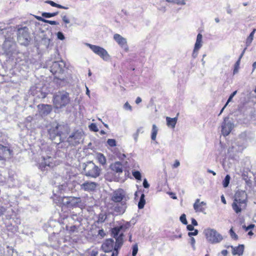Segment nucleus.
<instances>
[{
	"mask_svg": "<svg viewBox=\"0 0 256 256\" xmlns=\"http://www.w3.org/2000/svg\"><path fill=\"white\" fill-rule=\"evenodd\" d=\"M58 12H52V13L45 12H43L42 14V16L44 18H50L53 17V16H56L58 15Z\"/></svg>",
	"mask_w": 256,
	"mask_h": 256,
	"instance_id": "2f4dec72",
	"label": "nucleus"
},
{
	"mask_svg": "<svg viewBox=\"0 0 256 256\" xmlns=\"http://www.w3.org/2000/svg\"><path fill=\"white\" fill-rule=\"evenodd\" d=\"M46 23L49 24L51 25H58V22L54 20H46Z\"/></svg>",
	"mask_w": 256,
	"mask_h": 256,
	"instance_id": "09e8293b",
	"label": "nucleus"
},
{
	"mask_svg": "<svg viewBox=\"0 0 256 256\" xmlns=\"http://www.w3.org/2000/svg\"><path fill=\"white\" fill-rule=\"evenodd\" d=\"M83 133L82 132L76 130L69 136L68 142L70 145L76 146L80 142Z\"/></svg>",
	"mask_w": 256,
	"mask_h": 256,
	"instance_id": "f8f14e48",
	"label": "nucleus"
},
{
	"mask_svg": "<svg viewBox=\"0 0 256 256\" xmlns=\"http://www.w3.org/2000/svg\"><path fill=\"white\" fill-rule=\"evenodd\" d=\"M89 128L91 130L95 132L98 131V128L96 125L94 123L91 124L89 126Z\"/></svg>",
	"mask_w": 256,
	"mask_h": 256,
	"instance_id": "58836bf2",
	"label": "nucleus"
},
{
	"mask_svg": "<svg viewBox=\"0 0 256 256\" xmlns=\"http://www.w3.org/2000/svg\"><path fill=\"white\" fill-rule=\"evenodd\" d=\"M96 54L99 56L104 60L108 61L109 60L110 56L108 52L103 48L92 45L90 44H86Z\"/></svg>",
	"mask_w": 256,
	"mask_h": 256,
	"instance_id": "9d476101",
	"label": "nucleus"
},
{
	"mask_svg": "<svg viewBox=\"0 0 256 256\" xmlns=\"http://www.w3.org/2000/svg\"><path fill=\"white\" fill-rule=\"evenodd\" d=\"M38 164L39 168L42 171L47 170L54 166L52 162L50 161H41V162L38 163Z\"/></svg>",
	"mask_w": 256,
	"mask_h": 256,
	"instance_id": "393cba45",
	"label": "nucleus"
},
{
	"mask_svg": "<svg viewBox=\"0 0 256 256\" xmlns=\"http://www.w3.org/2000/svg\"><path fill=\"white\" fill-rule=\"evenodd\" d=\"M186 228L190 231H192L194 230V226H192V224L188 225Z\"/></svg>",
	"mask_w": 256,
	"mask_h": 256,
	"instance_id": "5fc2aeb1",
	"label": "nucleus"
},
{
	"mask_svg": "<svg viewBox=\"0 0 256 256\" xmlns=\"http://www.w3.org/2000/svg\"><path fill=\"white\" fill-rule=\"evenodd\" d=\"M124 108L126 110H132V107L128 102H126L124 105Z\"/></svg>",
	"mask_w": 256,
	"mask_h": 256,
	"instance_id": "49530a36",
	"label": "nucleus"
},
{
	"mask_svg": "<svg viewBox=\"0 0 256 256\" xmlns=\"http://www.w3.org/2000/svg\"><path fill=\"white\" fill-rule=\"evenodd\" d=\"M254 224H250L248 225V226H244V228H245V230L246 231H248V230L254 228Z\"/></svg>",
	"mask_w": 256,
	"mask_h": 256,
	"instance_id": "864d4df0",
	"label": "nucleus"
},
{
	"mask_svg": "<svg viewBox=\"0 0 256 256\" xmlns=\"http://www.w3.org/2000/svg\"><path fill=\"white\" fill-rule=\"evenodd\" d=\"M202 36L200 34H198L196 36V42L194 44V48L192 54V56L195 58L198 55V52L202 46Z\"/></svg>",
	"mask_w": 256,
	"mask_h": 256,
	"instance_id": "2eb2a0df",
	"label": "nucleus"
},
{
	"mask_svg": "<svg viewBox=\"0 0 256 256\" xmlns=\"http://www.w3.org/2000/svg\"><path fill=\"white\" fill-rule=\"evenodd\" d=\"M70 102L69 94L64 91H59L53 96L54 108L57 109L65 107Z\"/></svg>",
	"mask_w": 256,
	"mask_h": 256,
	"instance_id": "f257e3e1",
	"label": "nucleus"
},
{
	"mask_svg": "<svg viewBox=\"0 0 256 256\" xmlns=\"http://www.w3.org/2000/svg\"><path fill=\"white\" fill-rule=\"evenodd\" d=\"M64 67L65 63L64 61L54 62L50 66V71L53 74L56 75V78L62 80L64 78H61L58 75L62 74Z\"/></svg>",
	"mask_w": 256,
	"mask_h": 256,
	"instance_id": "20e7f679",
	"label": "nucleus"
},
{
	"mask_svg": "<svg viewBox=\"0 0 256 256\" xmlns=\"http://www.w3.org/2000/svg\"><path fill=\"white\" fill-rule=\"evenodd\" d=\"M60 126H57L56 127L52 128L48 130V134L50 138L52 140H54L56 138H58L59 140V142H60V136L61 133L59 130V128Z\"/></svg>",
	"mask_w": 256,
	"mask_h": 256,
	"instance_id": "f3484780",
	"label": "nucleus"
},
{
	"mask_svg": "<svg viewBox=\"0 0 256 256\" xmlns=\"http://www.w3.org/2000/svg\"><path fill=\"white\" fill-rule=\"evenodd\" d=\"M107 144L111 147H113L116 146V141L114 139H108L107 140Z\"/></svg>",
	"mask_w": 256,
	"mask_h": 256,
	"instance_id": "4c0bfd02",
	"label": "nucleus"
},
{
	"mask_svg": "<svg viewBox=\"0 0 256 256\" xmlns=\"http://www.w3.org/2000/svg\"><path fill=\"white\" fill-rule=\"evenodd\" d=\"M237 93V91L236 90H235L234 92L230 96L229 98H228V100L226 102V104H225V106H226L230 102L232 99V98H234V96Z\"/></svg>",
	"mask_w": 256,
	"mask_h": 256,
	"instance_id": "a19ab883",
	"label": "nucleus"
},
{
	"mask_svg": "<svg viewBox=\"0 0 256 256\" xmlns=\"http://www.w3.org/2000/svg\"><path fill=\"white\" fill-rule=\"evenodd\" d=\"M124 190L118 189L113 192L112 200L116 202H122L126 198Z\"/></svg>",
	"mask_w": 256,
	"mask_h": 256,
	"instance_id": "dca6fc26",
	"label": "nucleus"
},
{
	"mask_svg": "<svg viewBox=\"0 0 256 256\" xmlns=\"http://www.w3.org/2000/svg\"><path fill=\"white\" fill-rule=\"evenodd\" d=\"M246 144L244 140H240L232 144V146L229 148L228 152L230 155H236L246 148Z\"/></svg>",
	"mask_w": 256,
	"mask_h": 256,
	"instance_id": "1a4fd4ad",
	"label": "nucleus"
},
{
	"mask_svg": "<svg viewBox=\"0 0 256 256\" xmlns=\"http://www.w3.org/2000/svg\"><path fill=\"white\" fill-rule=\"evenodd\" d=\"M122 227H116L113 228L112 232L114 238H116V243L114 247V251L112 252L111 256H117L118 254V250L121 247L123 244L122 234H119Z\"/></svg>",
	"mask_w": 256,
	"mask_h": 256,
	"instance_id": "f03ea898",
	"label": "nucleus"
},
{
	"mask_svg": "<svg viewBox=\"0 0 256 256\" xmlns=\"http://www.w3.org/2000/svg\"><path fill=\"white\" fill-rule=\"evenodd\" d=\"M179 161H176V162L174 164V168H176L180 166Z\"/></svg>",
	"mask_w": 256,
	"mask_h": 256,
	"instance_id": "338daca9",
	"label": "nucleus"
},
{
	"mask_svg": "<svg viewBox=\"0 0 256 256\" xmlns=\"http://www.w3.org/2000/svg\"><path fill=\"white\" fill-rule=\"evenodd\" d=\"M98 254V251L96 250H93L91 251L90 256H96Z\"/></svg>",
	"mask_w": 256,
	"mask_h": 256,
	"instance_id": "603ef678",
	"label": "nucleus"
},
{
	"mask_svg": "<svg viewBox=\"0 0 256 256\" xmlns=\"http://www.w3.org/2000/svg\"><path fill=\"white\" fill-rule=\"evenodd\" d=\"M30 40L28 28L26 27L21 28L18 30V40L22 45L27 46Z\"/></svg>",
	"mask_w": 256,
	"mask_h": 256,
	"instance_id": "7ed1b4c3",
	"label": "nucleus"
},
{
	"mask_svg": "<svg viewBox=\"0 0 256 256\" xmlns=\"http://www.w3.org/2000/svg\"><path fill=\"white\" fill-rule=\"evenodd\" d=\"M138 207L140 209H142L144 207V194H141L140 200L138 204Z\"/></svg>",
	"mask_w": 256,
	"mask_h": 256,
	"instance_id": "c9c22d12",
	"label": "nucleus"
},
{
	"mask_svg": "<svg viewBox=\"0 0 256 256\" xmlns=\"http://www.w3.org/2000/svg\"><path fill=\"white\" fill-rule=\"evenodd\" d=\"M178 121V117L171 118L168 116L166 117V125L168 128L174 129Z\"/></svg>",
	"mask_w": 256,
	"mask_h": 256,
	"instance_id": "cd10ccee",
	"label": "nucleus"
},
{
	"mask_svg": "<svg viewBox=\"0 0 256 256\" xmlns=\"http://www.w3.org/2000/svg\"><path fill=\"white\" fill-rule=\"evenodd\" d=\"M97 185L95 182H87L80 185V188L85 191H92L96 189Z\"/></svg>",
	"mask_w": 256,
	"mask_h": 256,
	"instance_id": "4be33fe9",
	"label": "nucleus"
},
{
	"mask_svg": "<svg viewBox=\"0 0 256 256\" xmlns=\"http://www.w3.org/2000/svg\"><path fill=\"white\" fill-rule=\"evenodd\" d=\"M59 200L64 206L68 208L77 207L82 202V200L80 198L72 196H64L60 198Z\"/></svg>",
	"mask_w": 256,
	"mask_h": 256,
	"instance_id": "0eeeda50",
	"label": "nucleus"
},
{
	"mask_svg": "<svg viewBox=\"0 0 256 256\" xmlns=\"http://www.w3.org/2000/svg\"><path fill=\"white\" fill-rule=\"evenodd\" d=\"M36 18H37V20H38L40 21H42V22H46V20L44 19V18H42L40 16H36Z\"/></svg>",
	"mask_w": 256,
	"mask_h": 256,
	"instance_id": "0e129e2a",
	"label": "nucleus"
},
{
	"mask_svg": "<svg viewBox=\"0 0 256 256\" xmlns=\"http://www.w3.org/2000/svg\"><path fill=\"white\" fill-rule=\"evenodd\" d=\"M6 211V208L3 206H0V216L4 214Z\"/></svg>",
	"mask_w": 256,
	"mask_h": 256,
	"instance_id": "4d7b16f0",
	"label": "nucleus"
},
{
	"mask_svg": "<svg viewBox=\"0 0 256 256\" xmlns=\"http://www.w3.org/2000/svg\"><path fill=\"white\" fill-rule=\"evenodd\" d=\"M234 128V124L225 118L222 126V132L224 136H228Z\"/></svg>",
	"mask_w": 256,
	"mask_h": 256,
	"instance_id": "ddd939ff",
	"label": "nucleus"
},
{
	"mask_svg": "<svg viewBox=\"0 0 256 256\" xmlns=\"http://www.w3.org/2000/svg\"><path fill=\"white\" fill-rule=\"evenodd\" d=\"M133 176L136 179V180H140L141 178V175L140 172L138 171H134L132 172Z\"/></svg>",
	"mask_w": 256,
	"mask_h": 256,
	"instance_id": "37998d69",
	"label": "nucleus"
},
{
	"mask_svg": "<svg viewBox=\"0 0 256 256\" xmlns=\"http://www.w3.org/2000/svg\"><path fill=\"white\" fill-rule=\"evenodd\" d=\"M106 218V215L104 213H100L98 214V219L96 221L98 223L104 222Z\"/></svg>",
	"mask_w": 256,
	"mask_h": 256,
	"instance_id": "7c9ffc66",
	"label": "nucleus"
},
{
	"mask_svg": "<svg viewBox=\"0 0 256 256\" xmlns=\"http://www.w3.org/2000/svg\"><path fill=\"white\" fill-rule=\"evenodd\" d=\"M46 96V93L40 92V95H38V96L41 98H45Z\"/></svg>",
	"mask_w": 256,
	"mask_h": 256,
	"instance_id": "bf43d9fd",
	"label": "nucleus"
},
{
	"mask_svg": "<svg viewBox=\"0 0 256 256\" xmlns=\"http://www.w3.org/2000/svg\"><path fill=\"white\" fill-rule=\"evenodd\" d=\"M206 203L204 202H200V200L198 198L194 204V208L196 212H203L206 208Z\"/></svg>",
	"mask_w": 256,
	"mask_h": 256,
	"instance_id": "5701e85b",
	"label": "nucleus"
},
{
	"mask_svg": "<svg viewBox=\"0 0 256 256\" xmlns=\"http://www.w3.org/2000/svg\"><path fill=\"white\" fill-rule=\"evenodd\" d=\"M252 68H253V71H254L256 68V61L253 63Z\"/></svg>",
	"mask_w": 256,
	"mask_h": 256,
	"instance_id": "774afa93",
	"label": "nucleus"
},
{
	"mask_svg": "<svg viewBox=\"0 0 256 256\" xmlns=\"http://www.w3.org/2000/svg\"><path fill=\"white\" fill-rule=\"evenodd\" d=\"M230 234V236L235 240L238 239V235L235 233V232L233 230V228H232L229 231Z\"/></svg>",
	"mask_w": 256,
	"mask_h": 256,
	"instance_id": "e433bc0d",
	"label": "nucleus"
},
{
	"mask_svg": "<svg viewBox=\"0 0 256 256\" xmlns=\"http://www.w3.org/2000/svg\"><path fill=\"white\" fill-rule=\"evenodd\" d=\"M126 206L124 202H122L120 204H118L114 207V210L115 212L120 214H122L126 211Z\"/></svg>",
	"mask_w": 256,
	"mask_h": 256,
	"instance_id": "b1692460",
	"label": "nucleus"
},
{
	"mask_svg": "<svg viewBox=\"0 0 256 256\" xmlns=\"http://www.w3.org/2000/svg\"><path fill=\"white\" fill-rule=\"evenodd\" d=\"M195 242H196V241H195V239L194 238L191 237L190 238V243L192 246H194Z\"/></svg>",
	"mask_w": 256,
	"mask_h": 256,
	"instance_id": "6e6d98bb",
	"label": "nucleus"
},
{
	"mask_svg": "<svg viewBox=\"0 0 256 256\" xmlns=\"http://www.w3.org/2000/svg\"><path fill=\"white\" fill-rule=\"evenodd\" d=\"M13 154V150L10 146L0 144V160L10 159Z\"/></svg>",
	"mask_w": 256,
	"mask_h": 256,
	"instance_id": "9b49d317",
	"label": "nucleus"
},
{
	"mask_svg": "<svg viewBox=\"0 0 256 256\" xmlns=\"http://www.w3.org/2000/svg\"><path fill=\"white\" fill-rule=\"evenodd\" d=\"M198 234V230H194V232H189L188 233V235L190 236H196Z\"/></svg>",
	"mask_w": 256,
	"mask_h": 256,
	"instance_id": "3c124183",
	"label": "nucleus"
},
{
	"mask_svg": "<svg viewBox=\"0 0 256 256\" xmlns=\"http://www.w3.org/2000/svg\"><path fill=\"white\" fill-rule=\"evenodd\" d=\"M221 253L224 256H226L228 254V252L226 250H224L222 251Z\"/></svg>",
	"mask_w": 256,
	"mask_h": 256,
	"instance_id": "680f3d73",
	"label": "nucleus"
},
{
	"mask_svg": "<svg viewBox=\"0 0 256 256\" xmlns=\"http://www.w3.org/2000/svg\"><path fill=\"white\" fill-rule=\"evenodd\" d=\"M158 132V128L156 124H153L152 130L151 139L152 140L154 141L156 144L158 142L156 141V135Z\"/></svg>",
	"mask_w": 256,
	"mask_h": 256,
	"instance_id": "c756f323",
	"label": "nucleus"
},
{
	"mask_svg": "<svg viewBox=\"0 0 256 256\" xmlns=\"http://www.w3.org/2000/svg\"><path fill=\"white\" fill-rule=\"evenodd\" d=\"M246 50V48H245L242 52V53L240 56V58H239V60L236 62V64H235V68L234 70V74H236L237 72H238V66H239V64H240V59L241 58L245 50Z\"/></svg>",
	"mask_w": 256,
	"mask_h": 256,
	"instance_id": "72a5a7b5",
	"label": "nucleus"
},
{
	"mask_svg": "<svg viewBox=\"0 0 256 256\" xmlns=\"http://www.w3.org/2000/svg\"><path fill=\"white\" fill-rule=\"evenodd\" d=\"M234 201L247 203V194L244 190H237L234 196Z\"/></svg>",
	"mask_w": 256,
	"mask_h": 256,
	"instance_id": "a211bd4d",
	"label": "nucleus"
},
{
	"mask_svg": "<svg viewBox=\"0 0 256 256\" xmlns=\"http://www.w3.org/2000/svg\"><path fill=\"white\" fill-rule=\"evenodd\" d=\"M16 44L10 37L6 38L2 44L4 52L8 56H11L16 51Z\"/></svg>",
	"mask_w": 256,
	"mask_h": 256,
	"instance_id": "6e6552de",
	"label": "nucleus"
},
{
	"mask_svg": "<svg viewBox=\"0 0 256 256\" xmlns=\"http://www.w3.org/2000/svg\"><path fill=\"white\" fill-rule=\"evenodd\" d=\"M114 154V158H118L120 160H124L126 158L125 154L120 152H116Z\"/></svg>",
	"mask_w": 256,
	"mask_h": 256,
	"instance_id": "473e14b6",
	"label": "nucleus"
},
{
	"mask_svg": "<svg viewBox=\"0 0 256 256\" xmlns=\"http://www.w3.org/2000/svg\"><path fill=\"white\" fill-rule=\"evenodd\" d=\"M57 38L58 39H59L60 40H64L65 39L64 34H63L62 32H58L57 33Z\"/></svg>",
	"mask_w": 256,
	"mask_h": 256,
	"instance_id": "a18cd8bd",
	"label": "nucleus"
},
{
	"mask_svg": "<svg viewBox=\"0 0 256 256\" xmlns=\"http://www.w3.org/2000/svg\"><path fill=\"white\" fill-rule=\"evenodd\" d=\"M204 234L207 240L212 244L220 242L222 240V236L213 229L207 228Z\"/></svg>",
	"mask_w": 256,
	"mask_h": 256,
	"instance_id": "39448f33",
	"label": "nucleus"
},
{
	"mask_svg": "<svg viewBox=\"0 0 256 256\" xmlns=\"http://www.w3.org/2000/svg\"><path fill=\"white\" fill-rule=\"evenodd\" d=\"M138 251V246L136 244H134L132 246V256H136Z\"/></svg>",
	"mask_w": 256,
	"mask_h": 256,
	"instance_id": "79ce46f5",
	"label": "nucleus"
},
{
	"mask_svg": "<svg viewBox=\"0 0 256 256\" xmlns=\"http://www.w3.org/2000/svg\"><path fill=\"white\" fill-rule=\"evenodd\" d=\"M232 248V254L233 255H238L240 256L243 254L244 251V246L243 244H240L238 246L234 247L230 246Z\"/></svg>",
	"mask_w": 256,
	"mask_h": 256,
	"instance_id": "bb28decb",
	"label": "nucleus"
},
{
	"mask_svg": "<svg viewBox=\"0 0 256 256\" xmlns=\"http://www.w3.org/2000/svg\"><path fill=\"white\" fill-rule=\"evenodd\" d=\"M114 39L126 52L128 51L129 48L126 38L122 37L119 34H116L114 35Z\"/></svg>",
	"mask_w": 256,
	"mask_h": 256,
	"instance_id": "4468645a",
	"label": "nucleus"
},
{
	"mask_svg": "<svg viewBox=\"0 0 256 256\" xmlns=\"http://www.w3.org/2000/svg\"><path fill=\"white\" fill-rule=\"evenodd\" d=\"M180 220L184 224H188L186 216L185 214H184L181 215L180 216Z\"/></svg>",
	"mask_w": 256,
	"mask_h": 256,
	"instance_id": "ea45409f",
	"label": "nucleus"
},
{
	"mask_svg": "<svg viewBox=\"0 0 256 256\" xmlns=\"http://www.w3.org/2000/svg\"><path fill=\"white\" fill-rule=\"evenodd\" d=\"M192 226H196L198 225V222H196V220L194 218H192Z\"/></svg>",
	"mask_w": 256,
	"mask_h": 256,
	"instance_id": "13d9d810",
	"label": "nucleus"
},
{
	"mask_svg": "<svg viewBox=\"0 0 256 256\" xmlns=\"http://www.w3.org/2000/svg\"><path fill=\"white\" fill-rule=\"evenodd\" d=\"M230 178L229 175L228 174L226 176V177L222 182V184H223L224 187L226 188L228 186V184L230 183Z\"/></svg>",
	"mask_w": 256,
	"mask_h": 256,
	"instance_id": "f704fd0d",
	"label": "nucleus"
},
{
	"mask_svg": "<svg viewBox=\"0 0 256 256\" xmlns=\"http://www.w3.org/2000/svg\"><path fill=\"white\" fill-rule=\"evenodd\" d=\"M221 200H222V202L224 204H226V199H225L224 196V195H222V196H221Z\"/></svg>",
	"mask_w": 256,
	"mask_h": 256,
	"instance_id": "e2e57ef3",
	"label": "nucleus"
},
{
	"mask_svg": "<svg viewBox=\"0 0 256 256\" xmlns=\"http://www.w3.org/2000/svg\"><path fill=\"white\" fill-rule=\"evenodd\" d=\"M46 2L50 4V6L54 7H56L58 8V7H60L59 4H56V2L52 0H47Z\"/></svg>",
	"mask_w": 256,
	"mask_h": 256,
	"instance_id": "c03bdc74",
	"label": "nucleus"
},
{
	"mask_svg": "<svg viewBox=\"0 0 256 256\" xmlns=\"http://www.w3.org/2000/svg\"><path fill=\"white\" fill-rule=\"evenodd\" d=\"M256 31V29H254L253 30L250 32V35L248 36V37L247 38L246 40V48L248 46H249L253 40H254V34H255V32Z\"/></svg>",
	"mask_w": 256,
	"mask_h": 256,
	"instance_id": "c85d7f7f",
	"label": "nucleus"
},
{
	"mask_svg": "<svg viewBox=\"0 0 256 256\" xmlns=\"http://www.w3.org/2000/svg\"><path fill=\"white\" fill-rule=\"evenodd\" d=\"M98 234L100 235L101 236H104L105 234L104 230H100L98 231Z\"/></svg>",
	"mask_w": 256,
	"mask_h": 256,
	"instance_id": "69168bd1",
	"label": "nucleus"
},
{
	"mask_svg": "<svg viewBox=\"0 0 256 256\" xmlns=\"http://www.w3.org/2000/svg\"><path fill=\"white\" fill-rule=\"evenodd\" d=\"M175 4L181 6L185 5L186 4L185 0H176Z\"/></svg>",
	"mask_w": 256,
	"mask_h": 256,
	"instance_id": "de8ad7c7",
	"label": "nucleus"
},
{
	"mask_svg": "<svg viewBox=\"0 0 256 256\" xmlns=\"http://www.w3.org/2000/svg\"><path fill=\"white\" fill-rule=\"evenodd\" d=\"M142 102V100L140 97H138L136 100V103L138 104H139Z\"/></svg>",
	"mask_w": 256,
	"mask_h": 256,
	"instance_id": "052dcab7",
	"label": "nucleus"
},
{
	"mask_svg": "<svg viewBox=\"0 0 256 256\" xmlns=\"http://www.w3.org/2000/svg\"><path fill=\"white\" fill-rule=\"evenodd\" d=\"M39 114L42 116H46L52 110V107L50 104H42L38 106Z\"/></svg>",
	"mask_w": 256,
	"mask_h": 256,
	"instance_id": "6ab92c4d",
	"label": "nucleus"
},
{
	"mask_svg": "<svg viewBox=\"0 0 256 256\" xmlns=\"http://www.w3.org/2000/svg\"><path fill=\"white\" fill-rule=\"evenodd\" d=\"M86 175L92 178H96L100 174V170L92 161H88L84 168Z\"/></svg>",
	"mask_w": 256,
	"mask_h": 256,
	"instance_id": "423d86ee",
	"label": "nucleus"
},
{
	"mask_svg": "<svg viewBox=\"0 0 256 256\" xmlns=\"http://www.w3.org/2000/svg\"><path fill=\"white\" fill-rule=\"evenodd\" d=\"M246 206V204L240 202L239 201H233L232 206L234 212L238 214L242 212L243 209H244Z\"/></svg>",
	"mask_w": 256,
	"mask_h": 256,
	"instance_id": "aec40b11",
	"label": "nucleus"
},
{
	"mask_svg": "<svg viewBox=\"0 0 256 256\" xmlns=\"http://www.w3.org/2000/svg\"><path fill=\"white\" fill-rule=\"evenodd\" d=\"M114 240L112 238L106 240L102 244V248L106 252H112L114 250Z\"/></svg>",
	"mask_w": 256,
	"mask_h": 256,
	"instance_id": "412c9836",
	"label": "nucleus"
},
{
	"mask_svg": "<svg viewBox=\"0 0 256 256\" xmlns=\"http://www.w3.org/2000/svg\"><path fill=\"white\" fill-rule=\"evenodd\" d=\"M110 168L117 173H121L123 170V166L120 162L117 161L110 165Z\"/></svg>",
	"mask_w": 256,
	"mask_h": 256,
	"instance_id": "a878e982",
	"label": "nucleus"
},
{
	"mask_svg": "<svg viewBox=\"0 0 256 256\" xmlns=\"http://www.w3.org/2000/svg\"><path fill=\"white\" fill-rule=\"evenodd\" d=\"M62 20L64 23L69 24L70 22V20L68 18L66 15L62 16Z\"/></svg>",
	"mask_w": 256,
	"mask_h": 256,
	"instance_id": "8fccbe9b",
	"label": "nucleus"
}]
</instances>
